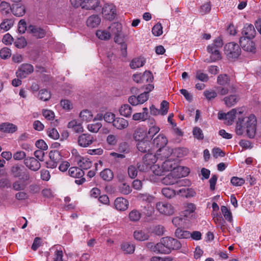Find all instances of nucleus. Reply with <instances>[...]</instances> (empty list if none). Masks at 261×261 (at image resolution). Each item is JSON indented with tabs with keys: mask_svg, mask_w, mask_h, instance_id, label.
<instances>
[{
	"mask_svg": "<svg viewBox=\"0 0 261 261\" xmlns=\"http://www.w3.org/2000/svg\"><path fill=\"white\" fill-rule=\"evenodd\" d=\"M242 34L243 36L242 37L253 39L256 34L254 26L251 24H246L243 28Z\"/></svg>",
	"mask_w": 261,
	"mask_h": 261,
	"instance_id": "19",
	"label": "nucleus"
},
{
	"mask_svg": "<svg viewBox=\"0 0 261 261\" xmlns=\"http://www.w3.org/2000/svg\"><path fill=\"white\" fill-rule=\"evenodd\" d=\"M80 117L82 120L88 122L91 121L93 118L92 113L88 110H84L81 112Z\"/></svg>",
	"mask_w": 261,
	"mask_h": 261,
	"instance_id": "46",
	"label": "nucleus"
},
{
	"mask_svg": "<svg viewBox=\"0 0 261 261\" xmlns=\"http://www.w3.org/2000/svg\"><path fill=\"white\" fill-rule=\"evenodd\" d=\"M100 176L103 180L110 181L114 177V174L111 170L106 168L100 173Z\"/></svg>",
	"mask_w": 261,
	"mask_h": 261,
	"instance_id": "37",
	"label": "nucleus"
},
{
	"mask_svg": "<svg viewBox=\"0 0 261 261\" xmlns=\"http://www.w3.org/2000/svg\"><path fill=\"white\" fill-rule=\"evenodd\" d=\"M133 138L136 141H140L146 139H149L146 136V131L142 128H137L133 134Z\"/></svg>",
	"mask_w": 261,
	"mask_h": 261,
	"instance_id": "24",
	"label": "nucleus"
},
{
	"mask_svg": "<svg viewBox=\"0 0 261 261\" xmlns=\"http://www.w3.org/2000/svg\"><path fill=\"white\" fill-rule=\"evenodd\" d=\"M162 193L165 197L168 198H171L175 195L174 190L169 188H163Z\"/></svg>",
	"mask_w": 261,
	"mask_h": 261,
	"instance_id": "53",
	"label": "nucleus"
},
{
	"mask_svg": "<svg viewBox=\"0 0 261 261\" xmlns=\"http://www.w3.org/2000/svg\"><path fill=\"white\" fill-rule=\"evenodd\" d=\"M203 94L207 100H211L216 97L219 94L217 91L216 92L214 90H205Z\"/></svg>",
	"mask_w": 261,
	"mask_h": 261,
	"instance_id": "58",
	"label": "nucleus"
},
{
	"mask_svg": "<svg viewBox=\"0 0 261 261\" xmlns=\"http://www.w3.org/2000/svg\"><path fill=\"white\" fill-rule=\"evenodd\" d=\"M102 125L100 122H96L93 124H88L87 128L89 131L92 133H97L99 129L101 127Z\"/></svg>",
	"mask_w": 261,
	"mask_h": 261,
	"instance_id": "54",
	"label": "nucleus"
},
{
	"mask_svg": "<svg viewBox=\"0 0 261 261\" xmlns=\"http://www.w3.org/2000/svg\"><path fill=\"white\" fill-rule=\"evenodd\" d=\"M10 174L14 178H19L21 181L27 182L30 180V175L28 171H23L22 165L15 164L10 169Z\"/></svg>",
	"mask_w": 261,
	"mask_h": 261,
	"instance_id": "3",
	"label": "nucleus"
},
{
	"mask_svg": "<svg viewBox=\"0 0 261 261\" xmlns=\"http://www.w3.org/2000/svg\"><path fill=\"white\" fill-rule=\"evenodd\" d=\"M75 162L77 163L79 168L83 170H87L92 165V162L88 158L82 157L80 155L75 156Z\"/></svg>",
	"mask_w": 261,
	"mask_h": 261,
	"instance_id": "16",
	"label": "nucleus"
},
{
	"mask_svg": "<svg viewBox=\"0 0 261 261\" xmlns=\"http://www.w3.org/2000/svg\"><path fill=\"white\" fill-rule=\"evenodd\" d=\"M175 235L178 239H189L190 238L191 232L178 227L175 230Z\"/></svg>",
	"mask_w": 261,
	"mask_h": 261,
	"instance_id": "39",
	"label": "nucleus"
},
{
	"mask_svg": "<svg viewBox=\"0 0 261 261\" xmlns=\"http://www.w3.org/2000/svg\"><path fill=\"white\" fill-rule=\"evenodd\" d=\"M185 171L184 173H181L179 175H177V177L176 179V185H177L178 187H181L184 186L185 188H182L179 190L180 192H182V191L185 192L186 190H188L189 189L188 188H186V187L188 185H189L190 181L186 179H178L180 176H185L188 174V173L190 172L189 169L188 168H185Z\"/></svg>",
	"mask_w": 261,
	"mask_h": 261,
	"instance_id": "17",
	"label": "nucleus"
},
{
	"mask_svg": "<svg viewBox=\"0 0 261 261\" xmlns=\"http://www.w3.org/2000/svg\"><path fill=\"white\" fill-rule=\"evenodd\" d=\"M121 24L118 22L113 23L111 26L109 27V31L111 32V34L115 35V36H120V34L121 32Z\"/></svg>",
	"mask_w": 261,
	"mask_h": 261,
	"instance_id": "38",
	"label": "nucleus"
},
{
	"mask_svg": "<svg viewBox=\"0 0 261 261\" xmlns=\"http://www.w3.org/2000/svg\"><path fill=\"white\" fill-rule=\"evenodd\" d=\"M221 211L225 219L229 222H231L232 220V214L227 207L224 205L222 206L221 207Z\"/></svg>",
	"mask_w": 261,
	"mask_h": 261,
	"instance_id": "50",
	"label": "nucleus"
},
{
	"mask_svg": "<svg viewBox=\"0 0 261 261\" xmlns=\"http://www.w3.org/2000/svg\"><path fill=\"white\" fill-rule=\"evenodd\" d=\"M114 41L116 43L119 44L121 55L123 57H126L127 56V44L123 41V39L119 36H115Z\"/></svg>",
	"mask_w": 261,
	"mask_h": 261,
	"instance_id": "34",
	"label": "nucleus"
},
{
	"mask_svg": "<svg viewBox=\"0 0 261 261\" xmlns=\"http://www.w3.org/2000/svg\"><path fill=\"white\" fill-rule=\"evenodd\" d=\"M167 142L168 141L165 136L163 134H160L153 139L152 143L161 149L166 146Z\"/></svg>",
	"mask_w": 261,
	"mask_h": 261,
	"instance_id": "21",
	"label": "nucleus"
},
{
	"mask_svg": "<svg viewBox=\"0 0 261 261\" xmlns=\"http://www.w3.org/2000/svg\"><path fill=\"white\" fill-rule=\"evenodd\" d=\"M96 36L100 40H108L111 37L110 31L106 30H98L96 33Z\"/></svg>",
	"mask_w": 261,
	"mask_h": 261,
	"instance_id": "45",
	"label": "nucleus"
},
{
	"mask_svg": "<svg viewBox=\"0 0 261 261\" xmlns=\"http://www.w3.org/2000/svg\"><path fill=\"white\" fill-rule=\"evenodd\" d=\"M121 248L126 253H133L135 251V246L130 243L124 242L122 244Z\"/></svg>",
	"mask_w": 261,
	"mask_h": 261,
	"instance_id": "47",
	"label": "nucleus"
},
{
	"mask_svg": "<svg viewBox=\"0 0 261 261\" xmlns=\"http://www.w3.org/2000/svg\"><path fill=\"white\" fill-rule=\"evenodd\" d=\"M153 250L154 252H158V253L162 254L169 253L166 245H165V244L164 243L163 238H162L160 242L157 243L154 246Z\"/></svg>",
	"mask_w": 261,
	"mask_h": 261,
	"instance_id": "30",
	"label": "nucleus"
},
{
	"mask_svg": "<svg viewBox=\"0 0 261 261\" xmlns=\"http://www.w3.org/2000/svg\"><path fill=\"white\" fill-rule=\"evenodd\" d=\"M102 13L106 19L113 20L116 15V9L112 5H106L102 8Z\"/></svg>",
	"mask_w": 261,
	"mask_h": 261,
	"instance_id": "18",
	"label": "nucleus"
},
{
	"mask_svg": "<svg viewBox=\"0 0 261 261\" xmlns=\"http://www.w3.org/2000/svg\"><path fill=\"white\" fill-rule=\"evenodd\" d=\"M195 78L196 79L203 82H207L209 79L208 75L203 73L201 70H198L196 71Z\"/></svg>",
	"mask_w": 261,
	"mask_h": 261,
	"instance_id": "51",
	"label": "nucleus"
},
{
	"mask_svg": "<svg viewBox=\"0 0 261 261\" xmlns=\"http://www.w3.org/2000/svg\"><path fill=\"white\" fill-rule=\"evenodd\" d=\"M150 168L151 169L153 173L156 175L161 176L165 172L164 170H163L162 167H160L158 165H153L150 167Z\"/></svg>",
	"mask_w": 261,
	"mask_h": 261,
	"instance_id": "62",
	"label": "nucleus"
},
{
	"mask_svg": "<svg viewBox=\"0 0 261 261\" xmlns=\"http://www.w3.org/2000/svg\"><path fill=\"white\" fill-rule=\"evenodd\" d=\"M13 25V22L12 20L9 19H5L0 24V28L1 30H3L4 31L9 30L12 26Z\"/></svg>",
	"mask_w": 261,
	"mask_h": 261,
	"instance_id": "48",
	"label": "nucleus"
},
{
	"mask_svg": "<svg viewBox=\"0 0 261 261\" xmlns=\"http://www.w3.org/2000/svg\"><path fill=\"white\" fill-rule=\"evenodd\" d=\"M240 97L237 94H231L224 98L223 100L227 107H230L236 105L239 100Z\"/></svg>",
	"mask_w": 261,
	"mask_h": 261,
	"instance_id": "27",
	"label": "nucleus"
},
{
	"mask_svg": "<svg viewBox=\"0 0 261 261\" xmlns=\"http://www.w3.org/2000/svg\"><path fill=\"white\" fill-rule=\"evenodd\" d=\"M149 139L139 141L137 144L138 150L142 152H146L150 150V142Z\"/></svg>",
	"mask_w": 261,
	"mask_h": 261,
	"instance_id": "28",
	"label": "nucleus"
},
{
	"mask_svg": "<svg viewBox=\"0 0 261 261\" xmlns=\"http://www.w3.org/2000/svg\"><path fill=\"white\" fill-rule=\"evenodd\" d=\"M114 114L111 112H107L103 116V119L108 123H112L113 124L115 118Z\"/></svg>",
	"mask_w": 261,
	"mask_h": 261,
	"instance_id": "63",
	"label": "nucleus"
},
{
	"mask_svg": "<svg viewBox=\"0 0 261 261\" xmlns=\"http://www.w3.org/2000/svg\"><path fill=\"white\" fill-rule=\"evenodd\" d=\"M14 44L17 48H21L27 45V42L24 37H21L14 42Z\"/></svg>",
	"mask_w": 261,
	"mask_h": 261,
	"instance_id": "59",
	"label": "nucleus"
},
{
	"mask_svg": "<svg viewBox=\"0 0 261 261\" xmlns=\"http://www.w3.org/2000/svg\"><path fill=\"white\" fill-rule=\"evenodd\" d=\"M175 172H171L167 176L163 178L162 182L166 185L176 184L177 176L175 175Z\"/></svg>",
	"mask_w": 261,
	"mask_h": 261,
	"instance_id": "29",
	"label": "nucleus"
},
{
	"mask_svg": "<svg viewBox=\"0 0 261 261\" xmlns=\"http://www.w3.org/2000/svg\"><path fill=\"white\" fill-rule=\"evenodd\" d=\"M17 126L13 123L5 122L0 124V130L6 133H13L17 130Z\"/></svg>",
	"mask_w": 261,
	"mask_h": 261,
	"instance_id": "22",
	"label": "nucleus"
},
{
	"mask_svg": "<svg viewBox=\"0 0 261 261\" xmlns=\"http://www.w3.org/2000/svg\"><path fill=\"white\" fill-rule=\"evenodd\" d=\"M27 31L38 39L44 38L46 33L44 29L33 25H29Z\"/></svg>",
	"mask_w": 261,
	"mask_h": 261,
	"instance_id": "14",
	"label": "nucleus"
},
{
	"mask_svg": "<svg viewBox=\"0 0 261 261\" xmlns=\"http://www.w3.org/2000/svg\"><path fill=\"white\" fill-rule=\"evenodd\" d=\"M114 205L117 210L124 211L128 207V201L124 198L118 197L114 201Z\"/></svg>",
	"mask_w": 261,
	"mask_h": 261,
	"instance_id": "20",
	"label": "nucleus"
},
{
	"mask_svg": "<svg viewBox=\"0 0 261 261\" xmlns=\"http://www.w3.org/2000/svg\"><path fill=\"white\" fill-rule=\"evenodd\" d=\"M99 3V0H85L82 7L87 10H94Z\"/></svg>",
	"mask_w": 261,
	"mask_h": 261,
	"instance_id": "31",
	"label": "nucleus"
},
{
	"mask_svg": "<svg viewBox=\"0 0 261 261\" xmlns=\"http://www.w3.org/2000/svg\"><path fill=\"white\" fill-rule=\"evenodd\" d=\"M256 119L254 115L242 119L239 118L237 123L236 132L237 135H242L245 130L248 137L253 138L256 133Z\"/></svg>",
	"mask_w": 261,
	"mask_h": 261,
	"instance_id": "1",
	"label": "nucleus"
},
{
	"mask_svg": "<svg viewBox=\"0 0 261 261\" xmlns=\"http://www.w3.org/2000/svg\"><path fill=\"white\" fill-rule=\"evenodd\" d=\"M128 174L131 178H135L137 176V168L134 165H130L128 167Z\"/></svg>",
	"mask_w": 261,
	"mask_h": 261,
	"instance_id": "60",
	"label": "nucleus"
},
{
	"mask_svg": "<svg viewBox=\"0 0 261 261\" xmlns=\"http://www.w3.org/2000/svg\"><path fill=\"white\" fill-rule=\"evenodd\" d=\"M217 83L219 86L215 88L220 95H226L236 91V88L231 83L230 77L226 74L219 75L217 77Z\"/></svg>",
	"mask_w": 261,
	"mask_h": 261,
	"instance_id": "2",
	"label": "nucleus"
},
{
	"mask_svg": "<svg viewBox=\"0 0 261 261\" xmlns=\"http://www.w3.org/2000/svg\"><path fill=\"white\" fill-rule=\"evenodd\" d=\"M224 53L229 59H234L241 55V49L237 43L231 42L225 45Z\"/></svg>",
	"mask_w": 261,
	"mask_h": 261,
	"instance_id": "4",
	"label": "nucleus"
},
{
	"mask_svg": "<svg viewBox=\"0 0 261 261\" xmlns=\"http://www.w3.org/2000/svg\"><path fill=\"white\" fill-rule=\"evenodd\" d=\"M160 151L162 152L163 157L165 159L168 158L173 152L172 149L165 146L160 149Z\"/></svg>",
	"mask_w": 261,
	"mask_h": 261,
	"instance_id": "64",
	"label": "nucleus"
},
{
	"mask_svg": "<svg viewBox=\"0 0 261 261\" xmlns=\"http://www.w3.org/2000/svg\"><path fill=\"white\" fill-rule=\"evenodd\" d=\"M213 46L208 45L207 47V51L210 54V59H206L205 60L207 62H215L221 59L220 50Z\"/></svg>",
	"mask_w": 261,
	"mask_h": 261,
	"instance_id": "15",
	"label": "nucleus"
},
{
	"mask_svg": "<svg viewBox=\"0 0 261 261\" xmlns=\"http://www.w3.org/2000/svg\"><path fill=\"white\" fill-rule=\"evenodd\" d=\"M68 173L71 177L78 178L83 177L85 174L84 171L77 167H72L70 168Z\"/></svg>",
	"mask_w": 261,
	"mask_h": 261,
	"instance_id": "32",
	"label": "nucleus"
},
{
	"mask_svg": "<svg viewBox=\"0 0 261 261\" xmlns=\"http://www.w3.org/2000/svg\"><path fill=\"white\" fill-rule=\"evenodd\" d=\"M146 62L145 59L142 57L133 59L130 63L129 66L132 69H136L142 67Z\"/></svg>",
	"mask_w": 261,
	"mask_h": 261,
	"instance_id": "35",
	"label": "nucleus"
},
{
	"mask_svg": "<svg viewBox=\"0 0 261 261\" xmlns=\"http://www.w3.org/2000/svg\"><path fill=\"white\" fill-rule=\"evenodd\" d=\"M152 33L155 36H159L163 33V27L161 23L158 22L152 29Z\"/></svg>",
	"mask_w": 261,
	"mask_h": 261,
	"instance_id": "52",
	"label": "nucleus"
},
{
	"mask_svg": "<svg viewBox=\"0 0 261 261\" xmlns=\"http://www.w3.org/2000/svg\"><path fill=\"white\" fill-rule=\"evenodd\" d=\"M93 135L86 133L80 135L77 138V143L82 147H87L94 141Z\"/></svg>",
	"mask_w": 261,
	"mask_h": 261,
	"instance_id": "8",
	"label": "nucleus"
},
{
	"mask_svg": "<svg viewBox=\"0 0 261 261\" xmlns=\"http://www.w3.org/2000/svg\"><path fill=\"white\" fill-rule=\"evenodd\" d=\"M143 161L151 167L156 162V158L153 153H147L143 158Z\"/></svg>",
	"mask_w": 261,
	"mask_h": 261,
	"instance_id": "42",
	"label": "nucleus"
},
{
	"mask_svg": "<svg viewBox=\"0 0 261 261\" xmlns=\"http://www.w3.org/2000/svg\"><path fill=\"white\" fill-rule=\"evenodd\" d=\"M134 237L138 241H144L148 240L149 234L147 230H137L134 231Z\"/></svg>",
	"mask_w": 261,
	"mask_h": 261,
	"instance_id": "23",
	"label": "nucleus"
},
{
	"mask_svg": "<svg viewBox=\"0 0 261 261\" xmlns=\"http://www.w3.org/2000/svg\"><path fill=\"white\" fill-rule=\"evenodd\" d=\"M33 71L34 67L31 64H22L17 70L16 74L17 77L23 79L32 73Z\"/></svg>",
	"mask_w": 261,
	"mask_h": 261,
	"instance_id": "9",
	"label": "nucleus"
},
{
	"mask_svg": "<svg viewBox=\"0 0 261 261\" xmlns=\"http://www.w3.org/2000/svg\"><path fill=\"white\" fill-rule=\"evenodd\" d=\"M231 183L235 186H241L245 183V179L243 178L232 177L230 180Z\"/></svg>",
	"mask_w": 261,
	"mask_h": 261,
	"instance_id": "61",
	"label": "nucleus"
},
{
	"mask_svg": "<svg viewBox=\"0 0 261 261\" xmlns=\"http://www.w3.org/2000/svg\"><path fill=\"white\" fill-rule=\"evenodd\" d=\"M141 213L136 210H133L129 214V219L131 221H138L141 218Z\"/></svg>",
	"mask_w": 261,
	"mask_h": 261,
	"instance_id": "49",
	"label": "nucleus"
},
{
	"mask_svg": "<svg viewBox=\"0 0 261 261\" xmlns=\"http://www.w3.org/2000/svg\"><path fill=\"white\" fill-rule=\"evenodd\" d=\"M68 127L71 128L76 133H82L84 131V128L81 123L74 120L68 123Z\"/></svg>",
	"mask_w": 261,
	"mask_h": 261,
	"instance_id": "33",
	"label": "nucleus"
},
{
	"mask_svg": "<svg viewBox=\"0 0 261 261\" xmlns=\"http://www.w3.org/2000/svg\"><path fill=\"white\" fill-rule=\"evenodd\" d=\"M119 190L121 193L124 195H127L132 191L130 186L126 185L125 183L122 184L119 186Z\"/></svg>",
	"mask_w": 261,
	"mask_h": 261,
	"instance_id": "56",
	"label": "nucleus"
},
{
	"mask_svg": "<svg viewBox=\"0 0 261 261\" xmlns=\"http://www.w3.org/2000/svg\"><path fill=\"white\" fill-rule=\"evenodd\" d=\"M11 55V50L8 47H4L0 50V57L3 59H7L10 58Z\"/></svg>",
	"mask_w": 261,
	"mask_h": 261,
	"instance_id": "55",
	"label": "nucleus"
},
{
	"mask_svg": "<svg viewBox=\"0 0 261 261\" xmlns=\"http://www.w3.org/2000/svg\"><path fill=\"white\" fill-rule=\"evenodd\" d=\"M252 39L241 37L239 43L242 49L246 51L254 53L256 49Z\"/></svg>",
	"mask_w": 261,
	"mask_h": 261,
	"instance_id": "12",
	"label": "nucleus"
},
{
	"mask_svg": "<svg viewBox=\"0 0 261 261\" xmlns=\"http://www.w3.org/2000/svg\"><path fill=\"white\" fill-rule=\"evenodd\" d=\"M100 22V18L98 15H93L90 16L87 20V24L91 28L97 27Z\"/></svg>",
	"mask_w": 261,
	"mask_h": 261,
	"instance_id": "36",
	"label": "nucleus"
},
{
	"mask_svg": "<svg viewBox=\"0 0 261 261\" xmlns=\"http://www.w3.org/2000/svg\"><path fill=\"white\" fill-rule=\"evenodd\" d=\"M162 168L165 172L171 171L175 172L176 171H181L185 169L184 167L177 166L174 160L168 159L164 162L162 165Z\"/></svg>",
	"mask_w": 261,
	"mask_h": 261,
	"instance_id": "6",
	"label": "nucleus"
},
{
	"mask_svg": "<svg viewBox=\"0 0 261 261\" xmlns=\"http://www.w3.org/2000/svg\"><path fill=\"white\" fill-rule=\"evenodd\" d=\"M113 125L117 129L121 130L128 127V122L127 120L123 118L117 117L115 118Z\"/></svg>",
	"mask_w": 261,
	"mask_h": 261,
	"instance_id": "25",
	"label": "nucleus"
},
{
	"mask_svg": "<svg viewBox=\"0 0 261 261\" xmlns=\"http://www.w3.org/2000/svg\"><path fill=\"white\" fill-rule=\"evenodd\" d=\"M11 12L17 17L23 16L25 13V9L24 6L19 4H13L12 6Z\"/></svg>",
	"mask_w": 261,
	"mask_h": 261,
	"instance_id": "26",
	"label": "nucleus"
},
{
	"mask_svg": "<svg viewBox=\"0 0 261 261\" xmlns=\"http://www.w3.org/2000/svg\"><path fill=\"white\" fill-rule=\"evenodd\" d=\"M12 6L6 2H2L0 4V12L3 15H6L9 14L11 11Z\"/></svg>",
	"mask_w": 261,
	"mask_h": 261,
	"instance_id": "43",
	"label": "nucleus"
},
{
	"mask_svg": "<svg viewBox=\"0 0 261 261\" xmlns=\"http://www.w3.org/2000/svg\"><path fill=\"white\" fill-rule=\"evenodd\" d=\"M49 160L46 161V167L50 168H56L58 163L62 160V155L58 150H51L49 153Z\"/></svg>",
	"mask_w": 261,
	"mask_h": 261,
	"instance_id": "5",
	"label": "nucleus"
},
{
	"mask_svg": "<svg viewBox=\"0 0 261 261\" xmlns=\"http://www.w3.org/2000/svg\"><path fill=\"white\" fill-rule=\"evenodd\" d=\"M39 99L46 101L49 100L51 97L50 92L46 89H43L39 91L38 95Z\"/></svg>",
	"mask_w": 261,
	"mask_h": 261,
	"instance_id": "44",
	"label": "nucleus"
},
{
	"mask_svg": "<svg viewBox=\"0 0 261 261\" xmlns=\"http://www.w3.org/2000/svg\"><path fill=\"white\" fill-rule=\"evenodd\" d=\"M156 208L161 213L165 215H172L174 212L173 206L164 202H159L156 204Z\"/></svg>",
	"mask_w": 261,
	"mask_h": 261,
	"instance_id": "7",
	"label": "nucleus"
},
{
	"mask_svg": "<svg viewBox=\"0 0 261 261\" xmlns=\"http://www.w3.org/2000/svg\"><path fill=\"white\" fill-rule=\"evenodd\" d=\"M164 243L166 245L170 253L172 250H178L181 247V244L177 240L171 237L163 238Z\"/></svg>",
	"mask_w": 261,
	"mask_h": 261,
	"instance_id": "11",
	"label": "nucleus"
},
{
	"mask_svg": "<svg viewBox=\"0 0 261 261\" xmlns=\"http://www.w3.org/2000/svg\"><path fill=\"white\" fill-rule=\"evenodd\" d=\"M30 182V180L27 182L21 181V180H16L12 184L13 189L15 191L23 190Z\"/></svg>",
	"mask_w": 261,
	"mask_h": 261,
	"instance_id": "41",
	"label": "nucleus"
},
{
	"mask_svg": "<svg viewBox=\"0 0 261 261\" xmlns=\"http://www.w3.org/2000/svg\"><path fill=\"white\" fill-rule=\"evenodd\" d=\"M23 163L27 168L33 171L39 170L41 167V164L39 161L33 157L25 158Z\"/></svg>",
	"mask_w": 261,
	"mask_h": 261,
	"instance_id": "13",
	"label": "nucleus"
},
{
	"mask_svg": "<svg viewBox=\"0 0 261 261\" xmlns=\"http://www.w3.org/2000/svg\"><path fill=\"white\" fill-rule=\"evenodd\" d=\"M193 135L194 137L198 140H202L204 138L202 130L198 127H195L193 128Z\"/></svg>",
	"mask_w": 261,
	"mask_h": 261,
	"instance_id": "57",
	"label": "nucleus"
},
{
	"mask_svg": "<svg viewBox=\"0 0 261 261\" xmlns=\"http://www.w3.org/2000/svg\"><path fill=\"white\" fill-rule=\"evenodd\" d=\"M149 98V94H146V92H142L139 94L137 96L136 95L130 96L128 101L130 104L133 106H137L138 105L143 104Z\"/></svg>",
	"mask_w": 261,
	"mask_h": 261,
	"instance_id": "10",
	"label": "nucleus"
},
{
	"mask_svg": "<svg viewBox=\"0 0 261 261\" xmlns=\"http://www.w3.org/2000/svg\"><path fill=\"white\" fill-rule=\"evenodd\" d=\"M120 115L128 117L131 115L132 112V107L128 104L122 105L119 109Z\"/></svg>",
	"mask_w": 261,
	"mask_h": 261,
	"instance_id": "40",
	"label": "nucleus"
}]
</instances>
